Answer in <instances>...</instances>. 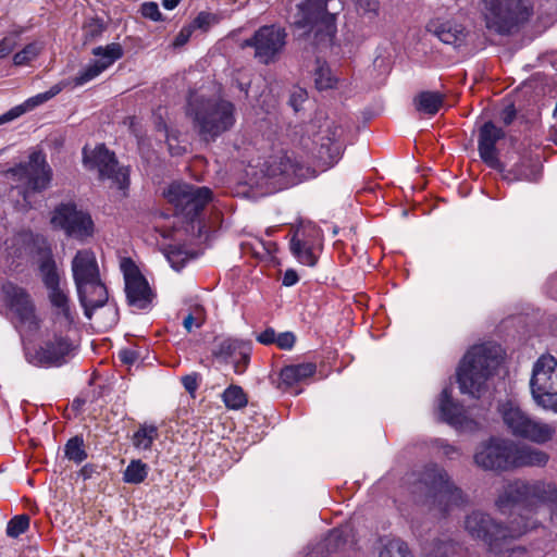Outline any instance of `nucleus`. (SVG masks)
I'll return each mask as SVG.
<instances>
[{"label":"nucleus","mask_w":557,"mask_h":557,"mask_svg":"<svg viewBox=\"0 0 557 557\" xmlns=\"http://www.w3.org/2000/svg\"><path fill=\"white\" fill-rule=\"evenodd\" d=\"M557 500V487L543 481L516 480L504 486L495 505L502 513H515L509 525L497 522L491 515L473 510L466 516L463 527L473 540H480L491 552L498 553L508 541L517 539L539 524L534 518L545 507Z\"/></svg>","instance_id":"obj_1"},{"label":"nucleus","mask_w":557,"mask_h":557,"mask_svg":"<svg viewBox=\"0 0 557 557\" xmlns=\"http://www.w3.org/2000/svg\"><path fill=\"white\" fill-rule=\"evenodd\" d=\"M408 482L410 492L418 502L430 509L437 510L443 517L467 503L462 491L450 480L446 470L438 465L431 463L421 471L412 473Z\"/></svg>","instance_id":"obj_2"},{"label":"nucleus","mask_w":557,"mask_h":557,"mask_svg":"<svg viewBox=\"0 0 557 557\" xmlns=\"http://www.w3.org/2000/svg\"><path fill=\"white\" fill-rule=\"evenodd\" d=\"M474 462L483 470L507 471L519 467H541L548 456L544 451L512 441L491 438L482 443L474 454Z\"/></svg>","instance_id":"obj_3"},{"label":"nucleus","mask_w":557,"mask_h":557,"mask_svg":"<svg viewBox=\"0 0 557 557\" xmlns=\"http://www.w3.org/2000/svg\"><path fill=\"white\" fill-rule=\"evenodd\" d=\"M343 10L341 0H304L297 4L294 25L318 48L333 45L336 36V16Z\"/></svg>","instance_id":"obj_4"},{"label":"nucleus","mask_w":557,"mask_h":557,"mask_svg":"<svg viewBox=\"0 0 557 557\" xmlns=\"http://www.w3.org/2000/svg\"><path fill=\"white\" fill-rule=\"evenodd\" d=\"M187 115L201 140L214 141L235 124V106L222 98H196L188 102Z\"/></svg>","instance_id":"obj_5"},{"label":"nucleus","mask_w":557,"mask_h":557,"mask_svg":"<svg viewBox=\"0 0 557 557\" xmlns=\"http://www.w3.org/2000/svg\"><path fill=\"white\" fill-rule=\"evenodd\" d=\"M500 361L502 349L498 345L473 346L463 357L457 372L460 392L480 398L485 389L486 380L498 368Z\"/></svg>","instance_id":"obj_6"},{"label":"nucleus","mask_w":557,"mask_h":557,"mask_svg":"<svg viewBox=\"0 0 557 557\" xmlns=\"http://www.w3.org/2000/svg\"><path fill=\"white\" fill-rule=\"evenodd\" d=\"M485 26L498 34L509 35L528 22L533 14L531 0H481Z\"/></svg>","instance_id":"obj_7"},{"label":"nucleus","mask_w":557,"mask_h":557,"mask_svg":"<svg viewBox=\"0 0 557 557\" xmlns=\"http://www.w3.org/2000/svg\"><path fill=\"white\" fill-rule=\"evenodd\" d=\"M163 196L173 206L176 215L193 222L212 200V190L205 186L173 182L163 190Z\"/></svg>","instance_id":"obj_8"},{"label":"nucleus","mask_w":557,"mask_h":557,"mask_svg":"<svg viewBox=\"0 0 557 557\" xmlns=\"http://www.w3.org/2000/svg\"><path fill=\"white\" fill-rule=\"evenodd\" d=\"M8 173L26 202L32 193L47 189L52 178V170L41 152H33L27 162L11 168Z\"/></svg>","instance_id":"obj_9"},{"label":"nucleus","mask_w":557,"mask_h":557,"mask_svg":"<svg viewBox=\"0 0 557 557\" xmlns=\"http://www.w3.org/2000/svg\"><path fill=\"white\" fill-rule=\"evenodd\" d=\"M64 327L48 331L34 351L26 352L29 363L38 367H61L67 362L74 351V343L64 332Z\"/></svg>","instance_id":"obj_10"},{"label":"nucleus","mask_w":557,"mask_h":557,"mask_svg":"<svg viewBox=\"0 0 557 557\" xmlns=\"http://www.w3.org/2000/svg\"><path fill=\"white\" fill-rule=\"evenodd\" d=\"M530 389L537 406L557 412V360L554 357L542 356L536 360Z\"/></svg>","instance_id":"obj_11"},{"label":"nucleus","mask_w":557,"mask_h":557,"mask_svg":"<svg viewBox=\"0 0 557 557\" xmlns=\"http://www.w3.org/2000/svg\"><path fill=\"white\" fill-rule=\"evenodd\" d=\"M504 423L510 432L536 443H545L554 435V428L532 419L513 401L508 400L499 406Z\"/></svg>","instance_id":"obj_12"},{"label":"nucleus","mask_w":557,"mask_h":557,"mask_svg":"<svg viewBox=\"0 0 557 557\" xmlns=\"http://www.w3.org/2000/svg\"><path fill=\"white\" fill-rule=\"evenodd\" d=\"M50 223L66 236L85 240L94 235L95 223L91 215L73 201L62 202L52 211Z\"/></svg>","instance_id":"obj_13"},{"label":"nucleus","mask_w":557,"mask_h":557,"mask_svg":"<svg viewBox=\"0 0 557 557\" xmlns=\"http://www.w3.org/2000/svg\"><path fill=\"white\" fill-rule=\"evenodd\" d=\"M83 163L87 170H96L100 180H110L120 189L128 186L127 169L119 165L114 152L110 151L104 145H99L91 150L84 147Z\"/></svg>","instance_id":"obj_14"},{"label":"nucleus","mask_w":557,"mask_h":557,"mask_svg":"<svg viewBox=\"0 0 557 557\" xmlns=\"http://www.w3.org/2000/svg\"><path fill=\"white\" fill-rule=\"evenodd\" d=\"M287 34L284 28L275 25L260 27L253 36L244 41V47L255 49V58L263 64L274 62L283 51Z\"/></svg>","instance_id":"obj_15"},{"label":"nucleus","mask_w":557,"mask_h":557,"mask_svg":"<svg viewBox=\"0 0 557 557\" xmlns=\"http://www.w3.org/2000/svg\"><path fill=\"white\" fill-rule=\"evenodd\" d=\"M4 301L14 313L16 323L25 331L34 332L39 329V319L36 314L35 304L28 292L13 283L2 286Z\"/></svg>","instance_id":"obj_16"},{"label":"nucleus","mask_w":557,"mask_h":557,"mask_svg":"<svg viewBox=\"0 0 557 557\" xmlns=\"http://www.w3.org/2000/svg\"><path fill=\"white\" fill-rule=\"evenodd\" d=\"M120 268L124 275L128 305L140 310L147 309L153 299V293L147 280L131 258H122Z\"/></svg>","instance_id":"obj_17"},{"label":"nucleus","mask_w":557,"mask_h":557,"mask_svg":"<svg viewBox=\"0 0 557 557\" xmlns=\"http://www.w3.org/2000/svg\"><path fill=\"white\" fill-rule=\"evenodd\" d=\"M505 137L503 128L493 122H485L479 131L478 150L482 161L491 169L504 172L505 168L498 158L496 144Z\"/></svg>","instance_id":"obj_18"},{"label":"nucleus","mask_w":557,"mask_h":557,"mask_svg":"<svg viewBox=\"0 0 557 557\" xmlns=\"http://www.w3.org/2000/svg\"><path fill=\"white\" fill-rule=\"evenodd\" d=\"M92 54L98 59L84 69L75 78L74 83L77 86L84 85L94 79L111 66L116 60L123 57V48L120 44L113 42L106 47H96L92 49Z\"/></svg>","instance_id":"obj_19"},{"label":"nucleus","mask_w":557,"mask_h":557,"mask_svg":"<svg viewBox=\"0 0 557 557\" xmlns=\"http://www.w3.org/2000/svg\"><path fill=\"white\" fill-rule=\"evenodd\" d=\"M343 128L335 122L326 124L320 137L315 157L323 166H332L342 157L343 152Z\"/></svg>","instance_id":"obj_20"},{"label":"nucleus","mask_w":557,"mask_h":557,"mask_svg":"<svg viewBox=\"0 0 557 557\" xmlns=\"http://www.w3.org/2000/svg\"><path fill=\"white\" fill-rule=\"evenodd\" d=\"M213 355L224 362H232L234 372L243 374L250 361L251 344L242 339L226 338L218 345Z\"/></svg>","instance_id":"obj_21"},{"label":"nucleus","mask_w":557,"mask_h":557,"mask_svg":"<svg viewBox=\"0 0 557 557\" xmlns=\"http://www.w3.org/2000/svg\"><path fill=\"white\" fill-rule=\"evenodd\" d=\"M77 290L78 300L84 308L86 318L91 319L92 311L97 308L103 307L109 298L106 285L102 283L101 277L94 280V282L83 283L82 286H75Z\"/></svg>","instance_id":"obj_22"},{"label":"nucleus","mask_w":557,"mask_h":557,"mask_svg":"<svg viewBox=\"0 0 557 557\" xmlns=\"http://www.w3.org/2000/svg\"><path fill=\"white\" fill-rule=\"evenodd\" d=\"M72 274L75 286L94 282L100 277L96 255L90 249L78 250L72 260Z\"/></svg>","instance_id":"obj_23"},{"label":"nucleus","mask_w":557,"mask_h":557,"mask_svg":"<svg viewBox=\"0 0 557 557\" xmlns=\"http://www.w3.org/2000/svg\"><path fill=\"white\" fill-rule=\"evenodd\" d=\"M47 296L54 315L53 324L69 330L74 323V315L67 290L58 286L48 289Z\"/></svg>","instance_id":"obj_24"},{"label":"nucleus","mask_w":557,"mask_h":557,"mask_svg":"<svg viewBox=\"0 0 557 557\" xmlns=\"http://www.w3.org/2000/svg\"><path fill=\"white\" fill-rule=\"evenodd\" d=\"M429 30L442 42L455 48L463 45L468 35L465 26L455 21L432 22L429 25Z\"/></svg>","instance_id":"obj_25"},{"label":"nucleus","mask_w":557,"mask_h":557,"mask_svg":"<svg viewBox=\"0 0 557 557\" xmlns=\"http://www.w3.org/2000/svg\"><path fill=\"white\" fill-rule=\"evenodd\" d=\"M62 88L59 85L52 86L49 90L38 94L34 97H30L27 99L23 104L16 106L12 109H10L8 112L0 115V125L11 122L17 117H20L22 114L26 113L27 111H30L35 109L36 107L45 103L46 101L50 100L54 96H57Z\"/></svg>","instance_id":"obj_26"},{"label":"nucleus","mask_w":557,"mask_h":557,"mask_svg":"<svg viewBox=\"0 0 557 557\" xmlns=\"http://www.w3.org/2000/svg\"><path fill=\"white\" fill-rule=\"evenodd\" d=\"M438 410L442 420L448 424L462 425L467 420L463 406L451 399L448 388H444L440 395Z\"/></svg>","instance_id":"obj_27"},{"label":"nucleus","mask_w":557,"mask_h":557,"mask_svg":"<svg viewBox=\"0 0 557 557\" xmlns=\"http://www.w3.org/2000/svg\"><path fill=\"white\" fill-rule=\"evenodd\" d=\"M315 370V364L311 362L286 366L280 372L281 384L292 387L298 382L312 376Z\"/></svg>","instance_id":"obj_28"},{"label":"nucleus","mask_w":557,"mask_h":557,"mask_svg":"<svg viewBox=\"0 0 557 557\" xmlns=\"http://www.w3.org/2000/svg\"><path fill=\"white\" fill-rule=\"evenodd\" d=\"M413 103L419 112L435 115L444 104V96L438 91H421Z\"/></svg>","instance_id":"obj_29"},{"label":"nucleus","mask_w":557,"mask_h":557,"mask_svg":"<svg viewBox=\"0 0 557 557\" xmlns=\"http://www.w3.org/2000/svg\"><path fill=\"white\" fill-rule=\"evenodd\" d=\"M540 175L539 166L535 162L531 160L523 159L519 163L515 164L507 174L504 175V178L513 182V181H529L535 182L537 181Z\"/></svg>","instance_id":"obj_30"},{"label":"nucleus","mask_w":557,"mask_h":557,"mask_svg":"<svg viewBox=\"0 0 557 557\" xmlns=\"http://www.w3.org/2000/svg\"><path fill=\"white\" fill-rule=\"evenodd\" d=\"M39 273L47 290L61 286L57 263L51 255H45L40 258Z\"/></svg>","instance_id":"obj_31"},{"label":"nucleus","mask_w":557,"mask_h":557,"mask_svg":"<svg viewBox=\"0 0 557 557\" xmlns=\"http://www.w3.org/2000/svg\"><path fill=\"white\" fill-rule=\"evenodd\" d=\"M301 235L302 231L298 228L290 239V250L302 264L313 267L317 258L311 247L300 237Z\"/></svg>","instance_id":"obj_32"},{"label":"nucleus","mask_w":557,"mask_h":557,"mask_svg":"<svg viewBox=\"0 0 557 557\" xmlns=\"http://www.w3.org/2000/svg\"><path fill=\"white\" fill-rule=\"evenodd\" d=\"M459 549V544L448 537L437 539L424 548L423 557H453Z\"/></svg>","instance_id":"obj_33"},{"label":"nucleus","mask_w":557,"mask_h":557,"mask_svg":"<svg viewBox=\"0 0 557 557\" xmlns=\"http://www.w3.org/2000/svg\"><path fill=\"white\" fill-rule=\"evenodd\" d=\"M159 433L153 424H141L133 435V445L138 449L148 450L151 448Z\"/></svg>","instance_id":"obj_34"},{"label":"nucleus","mask_w":557,"mask_h":557,"mask_svg":"<svg viewBox=\"0 0 557 557\" xmlns=\"http://www.w3.org/2000/svg\"><path fill=\"white\" fill-rule=\"evenodd\" d=\"M222 399L226 408L232 410L242 409L248 403L247 395L245 394L244 389L238 385L228 386L224 391Z\"/></svg>","instance_id":"obj_35"},{"label":"nucleus","mask_w":557,"mask_h":557,"mask_svg":"<svg viewBox=\"0 0 557 557\" xmlns=\"http://www.w3.org/2000/svg\"><path fill=\"white\" fill-rule=\"evenodd\" d=\"M313 79L314 85L319 90L331 89L336 84V78L333 76L331 69L325 63H322L320 60H317Z\"/></svg>","instance_id":"obj_36"},{"label":"nucleus","mask_w":557,"mask_h":557,"mask_svg":"<svg viewBox=\"0 0 557 557\" xmlns=\"http://www.w3.org/2000/svg\"><path fill=\"white\" fill-rule=\"evenodd\" d=\"M377 557H412L408 546L399 539L387 540L382 543Z\"/></svg>","instance_id":"obj_37"},{"label":"nucleus","mask_w":557,"mask_h":557,"mask_svg":"<svg viewBox=\"0 0 557 557\" xmlns=\"http://www.w3.org/2000/svg\"><path fill=\"white\" fill-rule=\"evenodd\" d=\"M65 457L75 462L81 463L87 458L84 440L82 436L71 437L64 446Z\"/></svg>","instance_id":"obj_38"},{"label":"nucleus","mask_w":557,"mask_h":557,"mask_svg":"<svg viewBox=\"0 0 557 557\" xmlns=\"http://www.w3.org/2000/svg\"><path fill=\"white\" fill-rule=\"evenodd\" d=\"M148 475V467L141 460H132L124 471V481L131 484H139Z\"/></svg>","instance_id":"obj_39"},{"label":"nucleus","mask_w":557,"mask_h":557,"mask_svg":"<svg viewBox=\"0 0 557 557\" xmlns=\"http://www.w3.org/2000/svg\"><path fill=\"white\" fill-rule=\"evenodd\" d=\"M106 29V25L100 18H89L83 26L84 44L92 42L98 39Z\"/></svg>","instance_id":"obj_40"},{"label":"nucleus","mask_w":557,"mask_h":557,"mask_svg":"<svg viewBox=\"0 0 557 557\" xmlns=\"http://www.w3.org/2000/svg\"><path fill=\"white\" fill-rule=\"evenodd\" d=\"M206 321L205 308L200 305L194 306L188 314L183 319L184 329L190 333L194 327H200Z\"/></svg>","instance_id":"obj_41"},{"label":"nucleus","mask_w":557,"mask_h":557,"mask_svg":"<svg viewBox=\"0 0 557 557\" xmlns=\"http://www.w3.org/2000/svg\"><path fill=\"white\" fill-rule=\"evenodd\" d=\"M29 527V517L27 515H20L12 518L7 525V535L10 537H17L23 534Z\"/></svg>","instance_id":"obj_42"},{"label":"nucleus","mask_w":557,"mask_h":557,"mask_svg":"<svg viewBox=\"0 0 557 557\" xmlns=\"http://www.w3.org/2000/svg\"><path fill=\"white\" fill-rule=\"evenodd\" d=\"M356 10L362 16L373 20L379 15L380 0H354Z\"/></svg>","instance_id":"obj_43"},{"label":"nucleus","mask_w":557,"mask_h":557,"mask_svg":"<svg viewBox=\"0 0 557 557\" xmlns=\"http://www.w3.org/2000/svg\"><path fill=\"white\" fill-rule=\"evenodd\" d=\"M39 47L36 44H29L23 50L16 52L13 57L15 65H24L34 60L39 54Z\"/></svg>","instance_id":"obj_44"},{"label":"nucleus","mask_w":557,"mask_h":557,"mask_svg":"<svg viewBox=\"0 0 557 557\" xmlns=\"http://www.w3.org/2000/svg\"><path fill=\"white\" fill-rule=\"evenodd\" d=\"M215 22V15L208 12H200L189 25L194 30L201 29L203 32H207L210 28V26Z\"/></svg>","instance_id":"obj_45"},{"label":"nucleus","mask_w":557,"mask_h":557,"mask_svg":"<svg viewBox=\"0 0 557 557\" xmlns=\"http://www.w3.org/2000/svg\"><path fill=\"white\" fill-rule=\"evenodd\" d=\"M168 260L175 270H180L186 260V252L178 247H171L168 251Z\"/></svg>","instance_id":"obj_46"},{"label":"nucleus","mask_w":557,"mask_h":557,"mask_svg":"<svg viewBox=\"0 0 557 557\" xmlns=\"http://www.w3.org/2000/svg\"><path fill=\"white\" fill-rule=\"evenodd\" d=\"M119 358L124 364H134L141 358V355L136 348H123L119 351Z\"/></svg>","instance_id":"obj_47"},{"label":"nucleus","mask_w":557,"mask_h":557,"mask_svg":"<svg viewBox=\"0 0 557 557\" xmlns=\"http://www.w3.org/2000/svg\"><path fill=\"white\" fill-rule=\"evenodd\" d=\"M140 12L144 17L150 18L152 21L161 20V12L156 2H145L141 4Z\"/></svg>","instance_id":"obj_48"},{"label":"nucleus","mask_w":557,"mask_h":557,"mask_svg":"<svg viewBox=\"0 0 557 557\" xmlns=\"http://www.w3.org/2000/svg\"><path fill=\"white\" fill-rule=\"evenodd\" d=\"M200 379L201 376L199 373L193 372L182 377V384L189 394H194L199 387Z\"/></svg>","instance_id":"obj_49"},{"label":"nucleus","mask_w":557,"mask_h":557,"mask_svg":"<svg viewBox=\"0 0 557 557\" xmlns=\"http://www.w3.org/2000/svg\"><path fill=\"white\" fill-rule=\"evenodd\" d=\"M296 337L292 332H284L276 335L275 344L281 349H290L295 344Z\"/></svg>","instance_id":"obj_50"},{"label":"nucleus","mask_w":557,"mask_h":557,"mask_svg":"<svg viewBox=\"0 0 557 557\" xmlns=\"http://www.w3.org/2000/svg\"><path fill=\"white\" fill-rule=\"evenodd\" d=\"M306 99L307 91L302 88H296L290 95L289 103L295 111H298L299 107L305 102Z\"/></svg>","instance_id":"obj_51"},{"label":"nucleus","mask_w":557,"mask_h":557,"mask_svg":"<svg viewBox=\"0 0 557 557\" xmlns=\"http://www.w3.org/2000/svg\"><path fill=\"white\" fill-rule=\"evenodd\" d=\"M193 32H194V29L190 27V25L184 26L180 30V33L176 35V37H175V39L173 41V46L174 47H182V46H184L189 40V38L191 37Z\"/></svg>","instance_id":"obj_52"},{"label":"nucleus","mask_w":557,"mask_h":557,"mask_svg":"<svg viewBox=\"0 0 557 557\" xmlns=\"http://www.w3.org/2000/svg\"><path fill=\"white\" fill-rule=\"evenodd\" d=\"M516 115H517L516 108L512 103H510L502 110L500 120L506 126H508L513 122V120L516 119Z\"/></svg>","instance_id":"obj_53"},{"label":"nucleus","mask_w":557,"mask_h":557,"mask_svg":"<svg viewBox=\"0 0 557 557\" xmlns=\"http://www.w3.org/2000/svg\"><path fill=\"white\" fill-rule=\"evenodd\" d=\"M276 333L273 329L269 327L257 336V341L263 345L275 343Z\"/></svg>","instance_id":"obj_54"},{"label":"nucleus","mask_w":557,"mask_h":557,"mask_svg":"<svg viewBox=\"0 0 557 557\" xmlns=\"http://www.w3.org/2000/svg\"><path fill=\"white\" fill-rule=\"evenodd\" d=\"M298 280H299V277H298V274L296 273V271L293 269H288L284 273L282 283L284 286L289 287V286L295 285L298 282Z\"/></svg>","instance_id":"obj_55"},{"label":"nucleus","mask_w":557,"mask_h":557,"mask_svg":"<svg viewBox=\"0 0 557 557\" xmlns=\"http://www.w3.org/2000/svg\"><path fill=\"white\" fill-rule=\"evenodd\" d=\"M348 535V529L347 528H342V529H335L333 530L331 533H330V536H329V543L331 544L332 542H341L342 540H344L346 536Z\"/></svg>","instance_id":"obj_56"},{"label":"nucleus","mask_w":557,"mask_h":557,"mask_svg":"<svg viewBox=\"0 0 557 557\" xmlns=\"http://www.w3.org/2000/svg\"><path fill=\"white\" fill-rule=\"evenodd\" d=\"M547 286L549 296L557 300V272L550 276Z\"/></svg>","instance_id":"obj_57"},{"label":"nucleus","mask_w":557,"mask_h":557,"mask_svg":"<svg viewBox=\"0 0 557 557\" xmlns=\"http://www.w3.org/2000/svg\"><path fill=\"white\" fill-rule=\"evenodd\" d=\"M11 52V47L5 39L0 41V59L5 58Z\"/></svg>","instance_id":"obj_58"},{"label":"nucleus","mask_w":557,"mask_h":557,"mask_svg":"<svg viewBox=\"0 0 557 557\" xmlns=\"http://www.w3.org/2000/svg\"><path fill=\"white\" fill-rule=\"evenodd\" d=\"M95 471V467L92 465H85L79 474L86 480L89 479Z\"/></svg>","instance_id":"obj_59"},{"label":"nucleus","mask_w":557,"mask_h":557,"mask_svg":"<svg viewBox=\"0 0 557 557\" xmlns=\"http://www.w3.org/2000/svg\"><path fill=\"white\" fill-rule=\"evenodd\" d=\"M508 550H509V557H515V556L525 557V555H527L525 548L521 547V546L512 547Z\"/></svg>","instance_id":"obj_60"},{"label":"nucleus","mask_w":557,"mask_h":557,"mask_svg":"<svg viewBox=\"0 0 557 557\" xmlns=\"http://www.w3.org/2000/svg\"><path fill=\"white\" fill-rule=\"evenodd\" d=\"M180 2H181V0H163L162 5L166 10H173L178 5Z\"/></svg>","instance_id":"obj_61"},{"label":"nucleus","mask_w":557,"mask_h":557,"mask_svg":"<svg viewBox=\"0 0 557 557\" xmlns=\"http://www.w3.org/2000/svg\"><path fill=\"white\" fill-rule=\"evenodd\" d=\"M237 87L245 92L246 96H248V85L237 82Z\"/></svg>","instance_id":"obj_62"},{"label":"nucleus","mask_w":557,"mask_h":557,"mask_svg":"<svg viewBox=\"0 0 557 557\" xmlns=\"http://www.w3.org/2000/svg\"><path fill=\"white\" fill-rule=\"evenodd\" d=\"M455 451H456L455 447H453L450 445H446L444 447V454L447 455V456L450 455L451 453H455Z\"/></svg>","instance_id":"obj_63"},{"label":"nucleus","mask_w":557,"mask_h":557,"mask_svg":"<svg viewBox=\"0 0 557 557\" xmlns=\"http://www.w3.org/2000/svg\"><path fill=\"white\" fill-rule=\"evenodd\" d=\"M552 140L557 145V128L554 129V133L552 134Z\"/></svg>","instance_id":"obj_64"}]
</instances>
